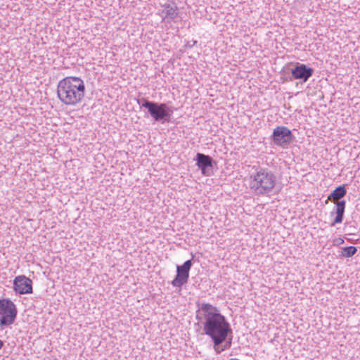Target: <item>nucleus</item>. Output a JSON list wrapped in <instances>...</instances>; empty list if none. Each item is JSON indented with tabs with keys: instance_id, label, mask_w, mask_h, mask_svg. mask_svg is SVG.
<instances>
[{
	"instance_id": "obj_1",
	"label": "nucleus",
	"mask_w": 360,
	"mask_h": 360,
	"mask_svg": "<svg viewBox=\"0 0 360 360\" xmlns=\"http://www.w3.org/2000/svg\"><path fill=\"white\" fill-rule=\"evenodd\" d=\"M196 319L202 326L203 333L211 338L217 353V346L223 343L232 333L230 323L219 310L210 303H202L197 311Z\"/></svg>"
},
{
	"instance_id": "obj_2",
	"label": "nucleus",
	"mask_w": 360,
	"mask_h": 360,
	"mask_svg": "<svg viewBox=\"0 0 360 360\" xmlns=\"http://www.w3.org/2000/svg\"><path fill=\"white\" fill-rule=\"evenodd\" d=\"M245 181L250 192L258 197L269 196L276 185L275 174L268 168L253 166Z\"/></svg>"
},
{
	"instance_id": "obj_3",
	"label": "nucleus",
	"mask_w": 360,
	"mask_h": 360,
	"mask_svg": "<svg viewBox=\"0 0 360 360\" xmlns=\"http://www.w3.org/2000/svg\"><path fill=\"white\" fill-rule=\"evenodd\" d=\"M86 86L79 77H66L59 81L57 86L58 99L65 105L76 106L85 96Z\"/></svg>"
},
{
	"instance_id": "obj_4",
	"label": "nucleus",
	"mask_w": 360,
	"mask_h": 360,
	"mask_svg": "<svg viewBox=\"0 0 360 360\" xmlns=\"http://www.w3.org/2000/svg\"><path fill=\"white\" fill-rule=\"evenodd\" d=\"M138 103L141 107L148 109V113L156 122H168L173 113V110L165 103L149 101L145 98L141 101H138Z\"/></svg>"
},
{
	"instance_id": "obj_5",
	"label": "nucleus",
	"mask_w": 360,
	"mask_h": 360,
	"mask_svg": "<svg viewBox=\"0 0 360 360\" xmlns=\"http://www.w3.org/2000/svg\"><path fill=\"white\" fill-rule=\"evenodd\" d=\"M18 310L15 304L9 299H0V327L4 328L13 324Z\"/></svg>"
},
{
	"instance_id": "obj_6",
	"label": "nucleus",
	"mask_w": 360,
	"mask_h": 360,
	"mask_svg": "<svg viewBox=\"0 0 360 360\" xmlns=\"http://www.w3.org/2000/svg\"><path fill=\"white\" fill-rule=\"evenodd\" d=\"M272 140L276 145L284 147L290 143L292 134L288 127L279 126L274 129Z\"/></svg>"
},
{
	"instance_id": "obj_7",
	"label": "nucleus",
	"mask_w": 360,
	"mask_h": 360,
	"mask_svg": "<svg viewBox=\"0 0 360 360\" xmlns=\"http://www.w3.org/2000/svg\"><path fill=\"white\" fill-rule=\"evenodd\" d=\"M192 260L188 259L182 265L177 266L176 276L171 283L174 287L180 288L188 282V279L189 278V271L192 266Z\"/></svg>"
},
{
	"instance_id": "obj_8",
	"label": "nucleus",
	"mask_w": 360,
	"mask_h": 360,
	"mask_svg": "<svg viewBox=\"0 0 360 360\" xmlns=\"http://www.w3.org/2000/svg\"><path fill=\"white\" fill-rule=\"evenodd\" d=\"M162 21L168 23L175 22L179 15V8L175 3H165L161 4V8L158 11Z\"/></svg>"
},
{
	"instance_id": "obj_9",
	"label": "nucleus",
	"mask_w": 360,
	"mask_h": 360,
	"mask_svg": "<svg viewBox=\"0 0 360 360\" xmlns=\"http://www.w3.org/2000/svg\"><path fill=\"white\" fill-rule=\"evenodd\" d=\"M314 74V69L305 64L297 63L291 70L290 80L300 79L302 83L306 82Z\"/></svg>"
},
{
	"instance_id": "obj_10",
	"label": "nucleus",
	"mask_w": 360,
	"mask_h": 360,
	"mask_svg": "<svg viewBox=\"0 0 360 360\" xmlns=\"http://www.w3.org/2000/svg\"><path fill=\"white\" fill-rule=\"evenodd\" d=\"M13 288L20 295L32 293V281L25 276H16L13 281Z\"/></svg>"
},
{
	"instance_id": "obj_11",
	"label": "nucleus",
	"mask_w": 360,
	"mask_h": 360,
	"mask_svg": "<svg viewBox=\"0 0 360 360\" xmlns=\"http://www.w3.org/2000/svg\"><path fill=\"white\" fill-rule=\"evenodd\" d=\"M196 165L201 170V172L205 176H210L212 172V159L209 155L197 153Z\"/></svg>"
},
{
	"instance_id": "obj_12",
	"label": "nucleus",
	"mask_w": 360,
	"mask_h": 360,
	"mask_svg": "<svg viewBox=\"0 0 360 360\" xmlns=\"http://www.w3.org/2000/svg\"><path fill=\"white\" fill-rule=\"evenodd\" d=\"M346 207V202L345 200H339L335 203V206L333 209V210L330 212V214H333L334 213L336 214V216L334 219V220L330 223V226H333L337 224H340L343 221L344 218V213Z\"/></svg>"
},
{
	"instance_id": "obj_13",
	"label": "nucleus",
	"mask_w": 360,
	"mask_h": 360,
	"mask_svg": "<svg viewBox=\"0 0 360 360\" xmlns=\"http://www.w3.org/2000/svg\"><path fill=\"white\" fill-rule=\"evenodd\" d=\"M347 193V190L345 186H338L328 197V200H339L343 198Z\"/></svg>"
},
{
	"instance_id": "obj_14",
	"label": "nucleus",
	"mask_w": 360,
	"mask_h": 360,
	"mask_svg": "<svg viewBox=\"0 0 360 360\" xmlns=\"http://www.w3.org/2000/svg\"><path fill=\"white\" fill-rule=\"evenodd\" d=\"M357 248L354 246H349L343 248L341 252V255L344 257H350L356 254Z\"/></svg>"
},
{
	"instance_id": "obj_15",
	"label": "nucleus",
	"mask_w": 360,
	"mask_h": 360,
	"mask_svg": "<svg viewBox=\"0 0 360 360\" xmlns=\"http://www.w3.org/2000/svg\"><path fill=\"white\" fill-rule=\"evenodd\" d=\"M345 243V240L341 238H335L332 240V245L333 246H339Z\"/></svg>"
},
{
	"instance_id": "obj_16",
	"label": "nucleus",
	"mask_w": 360,
	"mask_h": 360,
	"mask_svg": "<svg viewBox=\"0 0 360 360\" xmlns=\"http://www.w3.org/2000/svg\"><path fill=\"white\" fill-rule=\"evenodd\" d=\"M3 346H4V342L0 340V349L2 348Z\"/></svg>"
},
{
	"instance_id": "obj_17",
	"label": "nucleus",
	"mask_w": 360,
	"mask_h": 360,
	"mask_svg": "<svg viewBox=\"0 0 360 360\" xmlns=\"http://www.w3.org/2000/svg\"><path fill=\"white\" fill-rule=\"evenodd\" d=\"M230 345H231V342H229V344H226V347L227 346H230Z\"/></svg>"
},
{
	"instance_id": "obj_18",
	"label": "nucleus",
	"mask_w": 360,
	"mask_h": 360,
	"mask_svg": "<svg viewBox=\"0 0 360 360\" xmlns=\"http://www.w3.org/2000/svg\"><path fill=\"white\" fill-rule=\"evenodd\" d=\"M230 345H231V342H229V344H226V347L227 346H230Z\"/></svg>"
}]
</instances>
